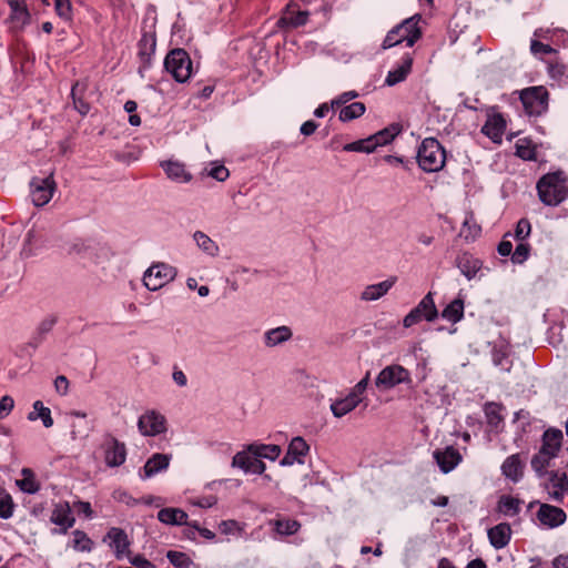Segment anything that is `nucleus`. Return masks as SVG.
Returning a JSON list of instances; mask_svg holds the SVG:
<instances>
[{
	"mask_svg": "<svg viewBox=\"0 0 568 568\" xmlns=\"http://www.w3.org/2000/svg\"><path fill=\"white\" fill-rule=\"evenodd\" d=\"M316 129H317V123L310 120L302 124L301 133L308 136V135L313 134L316 131Z\"/></svg>",
	"mask_w": 568,
	"mask_h": 568,
	"instance_id": "63",
	"label": "nucleus"
},
{
	"mask_svg": "<svg viewBox=\"0 0 568 568\" xmlns=\"http://www.w3.org/2000/svg\"><path fill=\"white\" fill-rule=\"evenodd\" d=\"M73 508L79 513V514H83L85 517L90 518L92 517V508H91V505L90 503L88 501H77L73 504Z\"/></svg>",
	"mask_w": 568,
	"mask_h": 568,
	"instance_id": "59",
	"label": "nucleus"
},
{
	"mask_svg": "<svg viewBox=\"0 0 568 568\" xmlns=\"http://www.w3.org/2000/svg\"><path fill=\"white\" fill-rule=\"evenodd\" d=\"M161 166L168 178L178 183H187L192 180V174L185 170V165L179 161H163Z\"/></svg>",
	"mask_w": 568,
	"mask_h": 568,
	"instance_id": "26",
	"label": "nucleus"
},
{
	"mask_svg": "<svg viewBox=\"0 0 568 568\" xmlns=\"http://www.w3.org/2000/svg\"><path fill=\"white\" fill-rule=\"evenodd\" d=\"M51 523L58 525L62 528V532H67L69 528L74 525V518L71 514V507L69 503H58L54 505V508L50 516Z\"/></svg>",
	"mask_w": 568,
	"mask_h": 568,
	"instance_id": "18",
	"label": "nucleus"
},
{
	"mask_svg": "<svg viewBox=\"0 0 568 568\" xmlns=\"http://www.w3.org/2000/svg\"><path fill=\"white\" fill-rule=\"evenodd\" d=\"M274 525L276 532L286 536L296 534L301 528V524L292 519H278Z\"/></svg>",
	"mask_w": 568,
	"mask_h": 568,
	"instance_id": "43",
	"label": "nucleus"
},
{
	"mask_svg": "<svg viewBox=\"0 0 568 568\" xmlns=\"http://www.w3.org/2000/svg\"><path fill=\"white\" fill-rule=\"evenodd\" d=\"M308 19V11L296 10V4L288 3L281 19L278 20L280 27L297 28L304 26Z\"/></svg>",
	"mask_w": 568,
	"mask_h": 568,
	"instance_id": "21",
	"label": "nucleus"
},
{
	"mask_svg": "<svg viewBox=\"0 0 568 568\" xmlns=\"http://www.w3.org/2000/svg\"><path fill=\"white\" fill-rule=\"evenodd\" d=\"M158 519L165 525H172V526H187L190 527V524L192 521H189V515L181 508H162L158 513Z\"/></svg>",
	"mask_w": 568,
	"mask_h": 568,
	"instance_id": "22",
	"label": "nucleus"
},
{
	"mask_svg": "<svg viewBox=\"0 0 568 568\" xmlns=\"http://www.w3.org/2000/svg\"><path fill=\"white\" fill-rule=\"evenodd\" d=\"M548 91L544 87H531L520 93V100L529 115H540L548 109Z\"/></svg>",
	"mask_w": 568,
	"mask_h": 568,
	"instance_id": "6",
	"label": "nucleus"
},
{
	"mask_svg": "<svg viewBox=\"0 0 568 568\" xmlns=\"http://www.w3.org/2000/svg\"><path fill=\"white\" fill-rule=\"evenodd\" d=\"M232 467L243 469L245 473L263 474L266 469L265 464L256 456H251L246 452H239L232 459Z\"/></svg>",
	"mask_w": 568,
	"mask_h": 568,
	"instance_id": "15",
	"label": "nucleus"
},
{
	"mask_svg": "<svg viewBox=\"0 0 568 568\" xmlns=\"http://www.w3.org/2000/svg\"><path fill=\"white\" fill-rule=\"evenodd\" d=\"M207 174L216 181L223 182L229 178L230 172L223 164H214Z\"/></svg>",
	"mask_w": 568,
	"mask_h": 568,
	"instance_id": "52",
	"label": "nucleus"
},
{
	"mask_svg": "<svg viewBox=\"0 0 568 568\" xmlns=\"http://www.w3.org/2000/svg\"><path fill=\"white\" fill-rule=\"evenodd\" d=\"M412 67H413V57L407 53L403 57L400 64L387 73V77L385 79V84L388 87H394V85L403 82L407 78V75L410 73Z\"/></svg>",
	"mask_w": 568,
	"mask_h": 568,
	"instance_id": "24",
	"label": "nucleus"
},
{
	"mask_svg": "<svg viewBox=\"0 0 568 568\" xmlns=\"http://www.w3.org/2000/svg\"><path fill=\"white\" fill-rule=\"evenodd\" d=\"M344 151L347 152H365V153H372L376 150V142L373 140L372 136L355 141L348 144L344 145Z\"/></svg>",
	"mask_w": 568,
	"mask_h": 568,
	"instance_id": "42",
	"label": "nucleus"
},
{
	"mask_svg": "<svg viewBox=\"0 0 568 568\" xmlns=\"http://www.w3.org/2000/svg\"><path fill=\"white\" fill-rule=\"evenodd\" d=\"M551 453L539 452L531 459V468L537 474L538 478H542L548 471L546 468L550 465V460L555 458Z\"/></svg>",
	"mask_w": 568,
	"mask_h": 568,
	"instance_id": "36",
	"label": "nucleus"
},
{
	"mask_svg": "<svg viewBox=\"0 0 568 568\" xmlns=\"http://www.w3.org/2000/svg\"><path fill=\"white\" fill-rule=\"evenodd\" d=\"M506 129V121L500 114L489 116L484 124L481 132L490 138L494 142H501Z\"/></svg>",
	"mask_w": 568,
	"mask_h": 568,
	"instance_id": "25",
	"label": "nucleus"
},
{
	"mask_svg": "<svg viewBox=\"0 0 568 568\" xmlns=\"http://www.w3.org/2000/svg\"><path fill=\"white\" fill-rule=\"evenodd\" d=\"M523 470L524 464L518 454L507 457L501 465L503 474L515 483L523 477Z\"/></svg>",
	"mask_w": 568,
	"mask_h": 568,
	"instance_id": "30",
	"label": "nucleus"
},
{
	"mask_svg": "<svg viewBox=\"0 0 568 568\" xmlns=\"http://www.w3.org/2000/svg\"><path fill=\"white\" fill-rule=\"evenodd\" d=\"M561 440L562 432L560 429H547L542 436V445L540 450L545 453H551L552 456H557V453L561 447Z\"/></svg>",
	"mask_w": 568,
	"mask_h": 568,
	"instance_id": "31",
	"label": "nucleus"
},
{
	"mask_svg": "<svg viewBox=\"0 0 568 568\" xmlns=\"http://www.w3.org/2000/svg\"><path fill=\"white\" fill-rule=\"evenodd\" d=\"M365 110H366V108H365L364 103L354 102L349 105L344 106L339 111L338 118L342 122H348L351 120L362 116L364 114Z\"/></svg>",
	"mask_w": 568,
	"mask_h": 568,
	"instance_id": "40",
	"label": "nucleus"
},
{
	"mask_svg": "<svg viewBox=\"0 0 568 568\" xmlns=\"http://www.w3.org/2000/svg\"><path fill=\"white\" fill-rule=\"evenodd\" d=\"M54 8L57 14L63 20H71L72 6L70 0H54Z\"/></svg>",
	"mask_w": 568,
	"mask_h": 568,
	"instance_id": "47",
	"label": "nucleus"
},
{
	"mask_svg": "<svg viewBox=\"0 0 568 568\" xmlns=\"http://www.w3.org/2000/svg\"><path fill=\"white\" fill-rule=\"evenodd\" d=\"M92 540L81 530L73 531V548L79 551H90L92 549Z\"/></svg>",
	"mask_w": 568,
	"mask_h": 568,
	"instance_id": "45",
	"label": "nucleus"
},
{
	"mask_svg": "<svg viewBox=\"0 0 568 568\" xmlns=\"http://www.w3.org/2000/svg\"><path fill=\"white\" fill-rule=\"evenodd\" d=\"M438 316L433 293H427L422 301L404 317L403 325L410 327L422 320L433 322Z\"/></svg>",
	"mask_w": 568,
	"mask_h": 568,
	"instance_id": "8",
	"label": "nucleus"
},
{
	"mask_svg": "<svg viewBox=\"0 0 568 568\" xmlns=\"http://www.w3.org/2000/svg\"><path fill=\"white\" fill-rule=\"evenodd\" d=\"M171 457L166 454L156 453L150 457L140 474L142 479H148L165 470L170 465Z\"/></svg>",
	"mask_w": 568,
	"mask_h": 568,
	"instance_id": "19",
	"label": "nucleus"
},
{
	"mask_svg": "<svg viewBox=\"0 0 568 568\" xmlns=\"http://www.w3.org/2000/svg\"><path fill=\"white\" fill-rule=\"evenodd\" d=\"M464 316V301L456 298L452 301L442 312V317L455 324Z\"/></svg>",
	"mask_w": 568,
	"mask_h": 568,
	"instance_id": "34",
	"label": "nucleus"
},
{
	"mask_svg": "<svg viewBox=\"0 0 568 568\" xmlns=\"http://www.w3.org/2000/svg\"><path fill=\"white\" fill-rule=\"evenodd\" d=\"M190 527L199 531V534L205 539L212 540L215 538V534L212 530L200 527V524L197 521H192V524H190Z\"/></svg>",
	"mask_w": 568,
	"mask_h": 568,
	"instance_id": "61",
	"label": "nucleus"
},
{
	"mask_svg": "<svg viewBox=\"0 0 568 568\" xmlns=\"http://www.w3.org/2000/svg\"><path fill=\"white\" fill-rule=\"evenodd\" d=\"M292 336L293 332L288 326H278L264 333V344L267 347H275L290 341Z\"/></svg>",
	"mask_w": 568,
	"mask_h": 568,
	"instance_id": "29",
	"label": "nucleus"
},
{
	"mask_svg": "<svg viewBox=\"0 0 568 568\" xmlns=\"http://www.w3.org/2000/svg\"><path fill=\"white\" fill-rule=\"evenodd\" d=\"M555 568H568V555H560L554 559Z\"/></svg>",
	"mask_w": 568,
	"mask_h": 568,
	"instance_id": "64",
	"label": "nucleus"
},
{
	"mask_svg": "<svg viewBox=\"0 0 568 568\" xmlns=\"http://www.w3.org/2000/svg\"><path fill=\"white\" fill-rule=\"evenodd\" d=\"M418 21L419 17L414 16L389 30L383 41V49L393 48L402 42H406L407 47H413L422 37Z\"/></svg>",
	"mask_w": 568,
	"mask_h": 568,
	"instance_id": "3",
	"label": "nucleus"
},
{
	"mask_svg": "<svg viewBox=\"0 0 568 568\" xmlns=\"http://www.w3.org/2000/svg\"><path fill=\"white\" fill-rule=\"evenodd\" d=\"M540 201L550 206L560 204L568 196L567 176L562 171L544 175L537 183Z\"/></svg>",
	"mask_w": 568,
	"mask_h": 568,
	"instance_id": "1",
	"label": "nucleus"
},
{
	"mask_svg": "<svg viewBox=\"0 0 568 568\" xmlns=\"http://www.w3.org/2000/svg\"><path fill=\"white\" fill-rule=\"evenodd\" d=\"M529 255V245L523 241L516 246L511 260L514 263H523Z\"/></svg>",
	"mask_w": 568,
	"mask_h": 568,
	"instance_id": "51",
	"label": "nucleus"
},
{
	"mask_svg": "<svg viewBox=\"0 0 568 568\" xmlns=\"http://www.w3.org/2000/svg\"><path fill=\"white\" fill-rule=\"evenodd\" d=\"M172 379L180 387H185L187 385L186 375L184 374V372L182 369H180L178 367H174V369H173Z\"/></svg>",
	"mask_w": 568,
	"mask_h": 568,
	"instance_id": "58",
	"label": "nucleus"
},
{
	"mask_svg": "<svg viewBox=\"0 0 568 568\" xmlns=\"http://www.w3.org/2000/svg\"><path fill=\"white\" fill-rule=\"evenodd\" d=\"M165 70L178 82H185L192 74V61L189 53L184 49L171 50L164 60Z\"/></svg>",
	"mask_w": 568,
	"mask_h": 568,
	"instance_id": "4",
	"label": "nucleus"
},
{
	"mask_svg": "<svg viewBox=\"0 0 568 568\" xmlns=\"http://www.w3.org/2000/svg\"><path fill=\"white\" fill-rule=\"evenodd\" d=\"M480 233V227L468 220H465L463 226L460 229L459 235L465 237L466 240H474Z\"/></svg>",
	"mask_w": 568,
	"mask_h": 568,
	"instance_id": "49",
	"label": "nucleus"
},
{
	"mask_svg": "<svg viewBox=\"0 0 568 568\" xmlns=\"http://www.w3.org/2000/svg\"><path fill=\"white\" fill-rule=\"evenodd\" d=\"M32 408L33 410L28 414V419L30 422H34L40 418L44 427L50 428L53 426L51 410L49 407H45L41 400H36Z\"/></svg>",
	"mask_w": 568,
	"mask_h": 568,
	"instance_id": "33",
	"label": "nucleus"
},
{
	"mask_svg": "<svg viewBox=\"0 0 568 568\" xmlns=\"http://www.w3.org/2000/svg\"><path fill=\"white\" fill-rule=\"evenodd\" d=\"M219 529L222 534L224 535H230V534H233L235 530L239 529V524L237 521L235 520H223L220 525H219Z\"/></svg>",
	"mask_w": 568,
	"mask_h": 568,
	"instance_id": "57",
	"label": "nucleus"
},
{
	"mask_svg": "<svg viewBox=\"0 0 568 568\" xmlns=\"http://www.w3.org/2000/svg\"><path fill=\"white\" fill-rule=\"evenodd\" d=\"M54 388L57 393L64 396L68 394L69 390V381L65 376L60 375L54 379Z\"/></svg>",
	"mask_w": 568,
	"mask_h": 568,
	"instance_id": "55",
	"label": "nucleus"
},
{
	"mask_svg": "<svg viewBox=\"0 0 568 568\" xmlns=\"http://www.w3.org/2000/svg\"><path fill=\"white\" fill-rule=\"evenodd\" d=\"M357 406L358 404H356L348 395H346L344 398L334 400L331 404V410L335 417L341 418L354 410Z\"/></svg>",
	"mask_w": 568,
	"mask_h": 568,
	"instance_id": "37",
	"label": "nucleus"
},
{
	"mask_svg": "<svg viewBox=\"0 0 568 568\" xmlns=\"http://www.w3.org/2000/svg\"><path fill=\"white\" fill-rule=\"evenodd\" d=\"M166 557L170 560V562L178 568H189L191 565V559L187 557L186 554L181 551L170 550L166 554Z\"/></svg>",
	"mask_w": 568,
	"mask_h": 568,
	"instance_id": "46",
	"label": "nucleus"
},
{
	"mask_svg": "<svg viewBox=\"0 0 568 568\" xmlns=\"http://www.w3.org/2000/svg\"><path fill=\"white\" fill-rule=\"evenodd\" d=\"M178 274L174 266L166 263L151 265L143 275V284L150 291H158L172 282Z\"/></svg>",
	"mask_w": 568,
	"mask_h": 568,
	"instance_id": "5",
	"label": "nucleus"
},
{
	"mask_svg": "<svg viewBox=\"0 0 568 568\" xmlns=\"http://www.w3.org/2000/svg\"><path fill=\"white\" fill-rule=\"evenodd\" d=\"M395 283L396 277L393 276L377 284L367 285L361 293V300L364 302L377 301L386 295Z\"/></svg>",
	"mask_w": 568,
	"mask_h": 568,
	"instance_id": "23",
	"label": "nucleus"
},
{
	"mask_svg": "<svg viewBox=\"0 0 568 568\" xmlns=\"http://www.w3.org/2000/svg\"><path fill=\"white\" fill-rule=\"evenodd\" d=\"M417 162L425 172H438L445 165L446 152L436 139L427 138L418 148Z\"/></svg>",
	"mask_w": 568,
	"mask_h": 568,
	"instance_id": "2",
	"label": "nucleus"
},
{
	"mask_svg": "<svg viewBox=\"0 0 568 568\" xmlns=\"http://www.w3.org/2000/svg\"><path fill=\"white\" fill-rule=\"evenodd\" d=\"M14 407V400L11 396L4 395L0 399V420L10 414Z\"/></svg>",
	"mask_w": 568,
	"mask_h": 568,
	"instance_id": "53",
	"label": "nucleus"
},
{
	"mask_svg": "<svg viewBox=\"0 0 568 568\" xmlns=\"http://www.w3.org/2000/svg\"><path fill=\"white\" fill-rule=\"evenodd\" d=\"M150 47L151 50L155 47V40L152 36L144 34L142 39L140 40V54L145 55L146 51L145 48Z\"/></svg>",
	"mask_w": 568,
	"mask_h": 568,
	"instance_id": "60",
	"label": "nucleus"
},
{
	"mask_svg": "<svg viewBox=\"0 0 568 568\" xmlns=\"http://www.w3.org/2000/svg\"><path fill=\"white\" fill-rule=\"evenodd\" d=\"M433 457L444 474L452 471L462 462V455L453 446L443 450L436 449Z\"/></svg>",
	"mask_w": 568,
	"mask_h": 568,
	"instance_id": "14",
	"label": "nucleus"
},
{
	"mask_svg": "<svg viewBox=\"0 0 568 568\" xmlns=\"http://www.w3.org/2000/svg\"><path fill=\"white\" fill-rule=\"evenodd\" d=\"M138 428L143 436H156L166 430V420L160 413L149 410L139 417Z\"/></svg>",
	"mask_w": 568,
	"mask_h": 568,
	"instance_id": "12",
	"label": "nucleus"
},
{
	"mask_svg": "<svg viewBox=\"0 0 568 568\" xmlns=\"http://www.w3.org/2000/svg\"><path fill=\"white\" fill-rule=\"evenodd\" d=\"M501 409L500 404L494 402L485 404L484 412L490 426L497 427L503 422Z\"/></svg>",
	"mask_w": 568,
	"mask_h": 568,
	"instance_id": "41",
	"label": "nucleus"
},
{
	"mask_svg": "<svg viewBox=\"0 0 568 568\" xmlns=\"http://www.w3.org/2000/svg\"><path fill=\"white\" fill-rule=\"evenodd\" d=\"M193 240L196 243L197 247L203 251L205 254L215 257L219 255L220 247L219 245L204 232L196 231L193 234Z\"/></svg>",
	"mask_w": 568,
	"mask_h": 568,
	"instance_id": "32",
	"label": "nucleus"
},
{
	"mask_svg": "<svg viewBox=\"0 0 568 568\" xmlns=\"http://www.w3.org/2000/svg\"><path fill=\"white\" fill-rule=\"evenodd\" d=\"M542 487L548 494V498L560 503L568 494V477L565 471L551 470L544 475Z\"/></svg>",
	"mask_w": 568,
	"mask_h": 568,
	"instance_id": "9",
	"label": "nucleus"
},
{
	"mask_svg": "<svg viewBox=\"0 0 568 568\" xmlns=\"http://www.w3.org/2000/svg\"><path fill=\"white\" fill-rule=\"evenodd\" d=\"M32 202L36 206H43L50 202L57 184L53 174L45 178H33L30 183Z\"/></svg>",
	"mask_w": 568,
	"mask_h": 568,
	"instance_id": "10",
	"label": "nucleus"
},
{
	"mask_svg": "<svg viewBox=\"0 0 568 568\" xmlns=\"http://www.w3.org/2000/svg\"><path fill=\"white\" fill-rule=\"evenodd\" d=\"M77 85L72 88V98H73V104L74 108L81 113L87 114L90 110V106L87 102H84L82 99L75 97Z\"/></svg>",
	"mask_w": 568,
	"mask_h": 568,
	"instance_id": "56",
	"label": "nucleus"
},
{
	"mask_svg": "<svg viewBox=\"0 0 568 568\" xmlns=\"http://www.w3.org/2000/svg\"><path fill=\"white\" fill-rule=\"evenodd\" d=\"M399 133V128L396 125H392L389 128L383 129L376 134L372 135L373 140L376 142V148L378 145H385L394 140V138Z\"/></svg>",
	"mask_w": 568,
	"mask_h": 568,
	"instance_id": "44",
	"label": "nucleus"
},
{
	"mask_svg": "<svg viewBox=\"0 0 568 568\" xmlns=\"http://www.w3.org/2000/svg\"><path fill=\"white\" fill-rule=\"evenodd\" d=\"M531 232L530 222L527 219H520L516 225L515 237L518 241L526 240Z\"/></svg>",
	"mask_w": 568,
	"mask_h": 568,
	"instance_id": "48",
	"label": "nucleus"
},
{
	"mask_svg": "<svg viewBox=\"0 0 568 568\" xmlns=\"http://www.w3.org/2000/svg\"><path fill=\"white\" fill-rule=\"evenodd\" d=\"M13 514V503L12 498L9 495H6L0 498V517L3 519H8Z\"/></svg>",
	"mask_w": 568,
	"mask_h": 568,
	"instance_id": "50",
	"label": "nucleus"
},
{
	"mask_svg": "<svg viewBox=\"0 0 568 568\" xmlns=\"http://www.w3.org/2000/svg\"><path fill=\"white\" fill-rule=\"evenodd\" d=\"M456 265L460 270L462 274L470 281L476 277L483 266V263L470 253L464 252L457 256Z\"/></svg>",
	"mask_w": 568,
	"mask_h": 568,
	"instance_id": "20",
	"label": "nucleus"
},
{
	"mask_svg": "<svg viewBox=\"0 0 568 568\" xmlns=\"http://www.w3.org/2000/svg\"><path fill=\"white\" fill-rule=\"evenodd\" d=\"M104 462L109 467H119L126 459L125 444L109 435L105 437L103 445Z\"/></svg>",
	"mask_w": 568,
	"mask_h": 568,
	"instance_id": "11",
	"label": "nucleus"
},
{
	"mask_svg": "<svg viewBox=\"0 0 568 568\" xmlns=\"http://www.w3.org/2000/svg\"><path fill=\"white\" fill-rule=\"evenodd\" d=\"M410 383V373L398 364L384 367L375 379V385L379 389H392L399 384Z\"/></svg>",
	"mask_w": 568,
	"mask_h": 568,
	"instance_id": "7",
	"label": "nucleus"
},
{
	"mask_svg": "<svg viewBox=\"0 0 568 568\" xmlns=\"http://www.w3.org/2000/svg\"><path fill=\"white\" fill-rule=\"evenodd\" d=\"M8 4L11 9L10 19L13 26L18 29H22L30 21V13L26 2L20 0H8Z\"/></svg>",
	"mask_w": 568,
	"mask_h": 568,
	"instance_id": "28",
	"label": "nucleus"
},
{
	"mask_svg": "<svg viewBox=\"0 0 568 568\" xmlns=\"http://www.w3.org/2000/svg\"><path fill=\"white\" fill-rule=\"evenodd\" d=\"M106 538L110 539V547L114 549L118 559L130 555V540L125 531L121 528L113 527L108 531Z\"/></svg>",
	"mask_w": 568,
	"mask_h": 568,
	"instance_id": "17",
	"label": "nucleus"
},
{
	"mask_svg": "<svg viewBox=\"0 0 568 568\" xmlns=\"http://www.w3.org/2000/svg\"><path fill=\"white\" fill-rule=\"evenodd\" d=\"M308 445L304 438L297 436L294 437L287 448L285 456L282 458L280 464L282 466H292L293 464H303L304 456L308 453Z\"/></svg>",
	"mask_w": 568,
	"mask_h": 568,
	"instance_id": "13",
	"label": "nucleus"
},
{
	"mask_svg": "<svg viewBox=\"0 0 568 568\" xmlns=\"http://www.w3.org/2000/svg\"><path fill=\"white\" fill-rule=\"evenodd\" d=\"M523 501L511 496H501L498 501V510L506 516H516Z\"/></svg>",
	"mask_w": 568,
	"mask_h": 568,
	"instance_id": "38",
	"label": "nucleus"
},
{
	"mask_svg": "<svg viewBox=\"0 0 568 568\" xmlns=\"http://www.w3.org/2000/svg\"><path fill=\"white\" fill-rule=\"evenodd\" d=\"M537 517L542 525L554 528L565 523L566 513L559 507L541 504Z\"/></svg>",
	"mask_w": 568,
	"mask_h": 568,
	"instance_id": "16",
	"label": "nucleus"
},
{
	"mask_svg": "<svg viewBox=\"0 0 568 568\" xmlns=\"http://www.w3.org/2000/svg\"><path fill=\"white\" fill-rule=\"evenodd\" d=\"M247 450L256 457L275 460L281 455L278 445H250Z\"/></svg>",
	"mask_w": 568,
	"mask_h": 568,
	"instance_id": "35",
	"label": "nucleus"
},
{
	"mask_svg": "<svg viewBox=\"0 0 568 568\" xmlns=\"http://www.w3.org/2000/svg\"><path fill=\"white\" fill-rule=\"evenodd\" d=\"M511 529L506 523L494 526L488 530V538L491 546L496 549L506 547L510 540Z\"/></svg>",
	"mask_w": 568,
	"mask_h": 568,
	"instance_id": "27",
	"label": "nucleus"
},
{
	"mask_svg": "<svg viewBox=\"0 0 568 568\" xmlns=\"http://www.w3.org/2000/svg\"><path fill=\"white\" fill-rule=\"evenodd\" d=\"M21 474H22L23 478L20 480H17V485L24 493L36 494L39 490L40 486L34 477L32 470L29 468H23L21 470Z\"/></svg>",
	"mask_w": 568,
	"mask_h": 568,
	"instance_id": "39",
	"label": "nucleus"
},
{
	"mask_svg": "<svg viewBox=\"0 0 568 568\" xmlns=\"http://www.w3.org/2000/svg\"><path fill=\"white\" fill-rule=\"evenodd\" d=\"M130 562L138 568H153L152 562L142 556L131 557Z\"/></svg>",
	"mask_w": 568,
	"mask_h": 568,
	"instance_id": "62",
	"label": "nucleus"
},
{
	"mask_svg": "<svg viewBox=\"0 0 568 568\" xmlns=\"http://www.w3.org/2000/svg\"><path fill=\"white\" fill-rule=\"evenodd\" d=\"M358 97V93L356 91H347L338 95L336 99L332 101V106H338L342 104L347 103L348 101L355 99Z\"/></svg>",
	"mask_w": 568,
	"mask_h": 568,
	"instance_id": "54",
	"label": "nucleus"
}]
</instances>
